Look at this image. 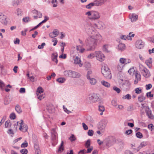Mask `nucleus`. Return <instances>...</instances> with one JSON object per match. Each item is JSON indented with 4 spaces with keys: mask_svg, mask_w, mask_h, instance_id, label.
Wrapping results in <instances>:
<instances>
[{
    "mask_svg": "<svg viewBox=\"0 0 154 154\" xmlns=\"http://www.w3.org/2000/svg\"><path fill=\"white\" fill-rule=\"evenodd\" d=\"M108 46V45H103V51L105 52H108V51L107 49Z\"/></svg>",
    "mask_w": 154,
    "mask_h": 154,
    "instance_id": "nucleus-38",
    "label": "nucleus"
},
{
    "mask_svg": "<svg viewBox=\"0 0 154 154\" xmlns=\"http://www.w3.org/2000/svg\"><path fill=\"white\" fill-rule=\"evenodd\" d=\"M23 21L25 22H28L30 21V18L29 17H26L23 19Z\"/></svg>",
    "mask_w": 154,
    "mask_h": 154,
    "instance_id": "nucleus-61",
    "label": "nucleus"
},
{
    "mask_svg": "<svg viewBox=\"0 0 154 154\" xmlns=\"http://www.w3.org/2000/svg\"><path fill=\"white\" fill-rule=\"evenodd\" d=\"M55 36L56 37L59 33V31L57 29H54L53 32Z\"/></svg>",
    "mask_w": 154,
    "mask_h": 154,
    "instance_id": "nucleus-49",
    "label": "nucleus"
},
{
    "mask_svg": "<svg viewBox=\"0 0 154 154\" xmlns=\"http://www.w3.org/2000/svg\"><path fill=\"white\" fill-rule=\"evenodd\" d=\"M134 109L133 106L132 105H131L129 106L127 110L128 111L131 112Z\"/></svg>",
    "mask_w": 154,
    "mask_h": 154,
    "instance_id": "nucleus-42",
    "label": "nucleus"
},
{
    "mask_svg": "<svg viewBox=\"0 0 154 154\" xmlns=\"http://www.w3.org/2000/svg\"><path fill=\"white\" fill-rule=\"evenodd\" d=\"M94 131L92 130H89L88 132V135L90 136H92L93 135Z\"/></svg>",
    "mask_w": 154,
    "mask_h": 154,
    "instance_id": "nucleus-59",
    "label": "nucleus"
},
{
    "mask_svg": "<svg viewBox=\"0 0 154 154\" xmlns=\"http://www.w3.org/2000/svg\"><path fill=\"white\" fill-rule=\"evenodd\" d=\"M85 67L87 69L90 68L91 66V65L90 63L88 62H86L85 64Z\"/></svg>",
    "mask_w": 154,
    "mask_h": 154,
    "instance_id": "nucleus-47",
    "label": "nucleus"
},
{
    "mask_svg": "<svg viewBox=\"0 0 154 154\" xmlns=\"http://www.w3.org/2000/svg\"><path fill=\"white\" fill-rule=\"evenodd\" d=\"M89 80L91 84L92 85H95L96 82L97 81L95 79L93 78H91L90 77V79H88Z\"/></svg>",
    "mask_w": 154,
    "mask_h": 154,
    "instance_id": "nucleus-26",
    "label": "nucleus"
},
{
    "mask_svg": "<svg viewBox=\"0 0 154 154\" xmlns=\"http://www.w3.org/2000/svg\"><path fill=\"white\" fill-rule=\"evenodd\" d=\"M64 75L72 78H79L80 77V74L75 71L70 70H66L64 72Z\"/></svg>",
    "mask_w": 154,
    "mask_h": 154,
    "instance_id": "nucleus-2",
    "label": "nucleus"
},
{
    "mask_svg": "<svg viewBox=\"0 0 154 154\" xmlns=\"http://www.w3.org/2000/svg\"><path fill=\"white\" fill-rule=\"evenodd\" d=\"M102 74L107 79H110L112 78V75L110 71H107V72L103 71V72H102Z\"/></svg>",
    "mask_w": 154,
    "mask_h": 154,
    "instance_id": "nucleus-10",
    "label": "nucleus"
},
{
    "mask_svg": "<svg viewBox=\"0 0 154 154\" xmlns=\"http://www.w3.org/2000/svg\"><path fill=\"white\" fill-rule=\"evenodd\" d=\"M74 63L75 64H78L81 62L80 59L78 57H75L74 59Z\"/></svg>",
    "mask_w": 154,
    "mask_h": 154,
    "instance_id": "nucleus-25",
    "label": "nucleus"
},
{
    "mask_svg": "<svg viewBox=\"0 0 154 154\" xmlns=\"http://www.w3.org/2000/svg\"><path fill=\"white\" fill-rule=\"evenodd\" d=\"M106 0H95L94 4L96 6H100L102 5L106 2Z\"/></svg>",
    "mask_w": 154,
    "mask_h": 154,
    "instance_id": "nucleus-11",
    "label": "nucleus"
},
{
    "mask_svg": "<svg viewBox=\"0 0 154 154\" xmlns=\"http://www.w3.org/2000/svg\"><path fill=\"white\" fill-rule=\"evenodd\" d=\"M136 135L137 138L140 139L142 138L143 137L142 134L140 132H137L136 134Z\"/></svg>",
    "mask_w": 154,
    "mask_h": 154,
    "instance_id": "nucleus-39",
    "label": "nucleus"
},
{
    "mask_svg": "<svg viewBox=\"0 0 154 154\" xmlns=\"http://www.w3.org/2000/svg\"><path fill=\"white\" fill-rule=\"evenodd\" d=\"M11 125V123L10 121L9 120H8L5 122V128H7L9 126H10Z\"/></svg>",
    "mask_w": 154,
    "mask_h": 154,
    "instance_id": "nucleus-45",
    "label": "nucleus"
},
{
    "mask_svg": "<svg viewBox=\"0 0 154 154\" xmlns=\"http://www.w3.org/2000/svg\"><path fill=\"white\" fill-rule=\"evenodd\" d=\"M135 91L136 93L140 94L142 92V89L140 88H137L135 89Z\"/></svg>",
    "mask_w": 154,
    "mask_h": 154,
    "instance_id": "nucleus-44",
    "label": "nucleus"
},
{
    "mask_svg": "<svg viewBox=\"0 0 154 154\" xmlns=\"http://www.w3.org/2000/svg\"><path fill=\"white\" fill-rule=\"evenodd\" d=\"M51 3L53 5V7H56L57 5V0H52L51 1Z\"/></svg>",
    "mask_w": 154,
    "mask_h": 154,
    "instance_id": "nucleus-36",
    "label": "nucleus"
},
{
    "mask_svg": "<svg viewBox=\"0 0 154 154\" xmlns=\"http://www.w3.org/2000/svg\"><path fill=\"white\" fill-rule=\"evenodd\" d=\"M14 13L17 16H20L22 15V11L21 9L17 8L14 12Z\"/></svg>",
    "mask_w": 154,
    "mask_h": 154,
    "instance_id": "nucleus-21",
    "label": "nucleus"
},
{
    "mask_svg": "<svg viewBox=\"0 0 154 154\" xmlns=\"http://www.w3.org/2000/svg\"><path fill=\"white\" fill-rule=\"evenodd\" d=\"M124 66V65H123L120 63H118L117 66V70L120 72L122 71L123 68Z\"/></svg>",
    "mask_w": 154,
    "mask_h": 154,
    "instance_id": "nucleus-24",
    "label": "nucleus"
},
{
    "mask_svg": "<svg viewBox=\"0 0 154 154\" xmlns=\"http://www.w3.org/2000/svg\"><path fill=\"white\" fill-rule=\"evenodd\" d=\"M69 139L72 142L75 141V137L73 134H72L71 136H70Z\"/></svg>",
    "mask_w": 154,
    "mask_h": 154,
    "instance_id": "nucleus-56",
    "label": "nucleus"
},
{
    "mask_svg": "<svg viewBox=\"0 0 154 154\" xmlns=\"http://www.w3.org/2000/svg\"><path fill=\"white\" fill-rule=\"evenodd\" d=\"M63 141H62L61 144L60 146L59 149H58V151H62L63 150Z\"/></svg>",
    "mask_w": 154,
    "mask_h": 154,
    "instance_id": "nucleus-54",
    "label": "nucleus"
},
{
    "mask_svg": "<svg viewBox=\"0 0 154 154\" xmlns=\"http://www.w3.org/2000/svg\"><path fill=\"white\" fill-rule=\"evenodd\" d=\"M106 125V124L105 121H102L99 122V125L98 127L100 130H103L105 128Z\"/></svg>",
    "mask_w": 154,
    "mask_h": 154,
    "instance_id": "nucleus-13",
    "label": "nucleus"
},
{
    "mask_svg": "<svg viewBox=\"0 0 154 154\" xmlns=\"http://www.w3.org/2000/svg\"><path fill=\"white\" fill-rule=\"evenodd\" d=\"M131 95L129 94H127L125 96L122 97V98L123 99H127L128 100H130L131 98Z\"/></svg>",
    "mask_w": 154,
    "mask_h": 154,
    "instance_id": "nucleus-46",
    "label": "nucleus"
},
{
    "mask_svg": "<svg viewBox=\"0 0 154 154\" xmlns=\"http://www.w3.org/2000/svg\"><path fill=\"white\" fill-rule=\"evenodd\" d=\"M6 17L0 12V22L3 23H5L6 20Z\"/></svg>",
    "mask_w": 154,
    "mask_h": 154,
    "instance_id": "nucleus-20",
    "label": "nucleus"
},
{
    "mask_svg": "<svg viewBox=\"0 0 154 154\" xmlns=\"http://www.w3.org/2000/svg\"><path fill=\"white\" fill-rule=\"evenodd\" d=\"M17 124H20L19 129L23 132H26L28 129V127L26 125L24 124L23 120H21V122H17Z\"/></svg>",
    "mask_w": 154,
    "mask_h": 154,
    "instance_id": "nucleus-8",
    "label": "nucleus"
},
{
    "mask_svg": "<svg viewBox=\"0 0 154 154\" xmlns=\"http://www.w3.org/2000/svg\"><path fill=\"white\" fill-rule=\"evenodd\" d=\"M5 86L4 83L2 81L0 80V88L1 90H3Z\"/></svg>",
    "mask_w": 154,
    "mask_h": 154,
    "instance_id": "nucleus-48",
    "label": "nucleus"
},
{
    "mask_svg": "<svg viewBox=\"0 0 154 154\" xmlns=\"http://www.w3.org/2000/svg\"><path fill=\"white\" fill-rule=\"evenodd\" d=\"M95 5L94 2L93 3H91L86 6V8L88 9H91L93 6Z\"/></svg>",
    "mask_w": 154,
    "mask_h": 154,
    "instance_id": "nucleus-35",
    "label": "nucleus"
},
{
    "mask_svg": "<svg viewBox=\"0 0 154 154\" xmlns=\"http://www.w3.org/2000/svg\"><path fill=\"white\" fill-rule=\"evenodd\" d=\"M104 143L105 144V145L106 146L108 147L112 145L110 140H105Z\"/></svg>",
    "mask_w": 154,
    "mask_h": 154,
    "instance_id": "nucleus-30",
    "label": "nucleus"
},
{
    "mask_svg": "<svg viewBox=\"0 0 154 154\" xmlns=\"http://www.w3.org/2000/svg\"><path fill=\"white\" fill-rule=\"evenodd\" d=\"M145 99V97L142 94L140 95L138 97L139 101L141 102L144 100Z\"/></svg>",
    "mask_w": 154,
    "mask_h": 154,
    "instance_id": "nucleus-27",
    "label": "nucleus"
},
{
    "mask_svg": "<svg viewBox=\"0 0 154 154\" xmlns=\"http://www.w3.org/2000/svg\"><path fill=\"white\" fill-rule=\"evenodd\" d=\"M15 109L16 111L19 113H21L22 112L20 107L18 105H17L16 106Z\"/></svg>",
    "mask_w": 154,
    "mask_h": 154,
    "instance_id": "nucleus-31",
    "label": "nucleus"
},
{
    "mask_svg": "<svg viewBox=\"0 0 154 154\" xmlns=\"http://www.w3.org/2000/svg\"><path fill=\"white\" fill-rule=\"evenodd\" d=\"M85 15L88 16L90 19L97 20L100 18V13L97 11H89L85 13Z\"/></svg>",
    "mask_w": 154,
    "mask_h": 154,
    "instance_id": "nucleus-3",
    "label": "nucleus"
},
{
    "mask_svg": "<svg viewBox=\"0 0 154 154\" xmlns=\"http://www.w3.org/2000/svg\"><path fill=\"white\" fill-rule=\"evenodd\" d=\"M104 25L103 23L101 21L98 22L97 23H95L94 25V27L99 29H100L103 27Z\"/></svg>",
    "mask_w": 154,
    "mask_h": 154,
    "instance_id": "nucleus-15",
    "label": "nucleus"
},
{
    "mask_svg": "<svg viewBox=\"0 0 154 154\" xmlns=\"http://www.w3.org/2000/svg\"><path fill=\"white\" fill-rule=\"evenodd\" d=\"M101 84L104 86L109 88L110 86V84L108 82H106L104 80H102L101 81Z\"/></svg>",
    "mask_w": 154,
    "mask_h": 154,
    "instance_id": "nucleus-23",
    "label": "nucleus"
},
{
    "mask_svg": "<svg viewBox=\"0 0 154 154\" xmlns=\"http://www.w3.org/2000/svg\"><path fill=\"white\" fill-rule=\"evenodd\" d=\"M130 17L131 22H134L137 19L138 16L135 14H133L130 15Z\"/></svg>",
    "mask_w": 154,
    "mask_h": 154,
    "instance_id": "nucleus-17",
    "label": "nucleus"
},
{
    "mask_svg": "<svg viewBox=\"0 0 154 154\" xmlns=\"http://www.w3.org/2000/svg\"><path fill=\"white\" fill-rule=\"evenodd\" d=\"M140 70L143 75L146 78H149L150 75L149 71L143 66L141 65L140 66Z\"/></svg>",
    "mask_w": 154,
    "mask_h": 154,
    "instance_id": "nucleus-5",
    "label": "nucleus"
},
{
    "mask_svg": "<svg viewBox=\"0 0 154 154\" xmlns=\"http://www.w3.org/2000/svg\"><path fill=\"white\" fill-rule=\"evenodd\" d=\"M20 152L22 154H27L28 152L27 150L26 149H23L21 150Z\"/></svg>",
    "mask_w": 154,
    "mask_h": 154,
    "instance_id": "nucleus-51",
    "label": "nucleus"
},
{
    "mask_svg": "<svg viewBox=\"0 0 154 154\" xmlns=\"http://www.w3.org/2000/svg\"><path fill=\"white\" fill-rule=\"evenodd\" d=\"M10 118L11 119H14L16 118V115L14 113H12L10 116Z\"/></svg>",
    "mask_w": 154,
    "mask_h": 154,
    "instance_id": "nucleus-57",
    "label": "nucleus"
},
{
    "mask_svg": "<svg viewBox=\"0 0 154 154\" xmlns=\"http://www.w3.org/2000/svg\"><path fill=\"white\" fill-rule=\"evenodd\" d=\"M118 48L119 51H123L125 49V45L124 44L120 43L118 45Z\"/></svg>",
    "mask_w": 154,
    "mask_h": 154,
    "instance_id": "nucleus-19",
    "label": "nucleus"
},
{
    "mask_svg": "<svg viewBox=\"0 0 154 154\" xmlns=\"http://www.w3.org/2000/svg\"><path fill=\"white\" fill-rule=\"evenodd\" d=\"M88 99L90 103H94L98 101L99 98L98 94H90L89 95Z\"/></svg>",
    "mask_w": 154,
    "mask_h": 154,
    "instance_id": "nucleus-6",
    "label": "nucleus"
},
{
    "mask_svg": "<svg viewBox=\"0 0 154 154\" xmlns=\"http://www.w3.org/2000/svg\"><path fill=\"white\" fill-rule=\"evenodd\" d=\"M135 79L139 80H140V73H138L137 72H135Z\"/></svg>",
    "mask_w": 154,
    "mask_h": 154,
    "instance_id": "nucleus-32",
    "label": "nucleus"
},
{
    "mask_svg": "<svg viewBox=\"0 0 154 154\" xmlns=\"http://www.w3.org/2000/svg\"><path fill=\"white\" fill-rule=\"evenodd\" d=\"M66 81V79L64 78H60L57 79V81L60 83H63Z\"/></svg>",
    "mask_w": 154,
    "mask_h": 154,
    "instance_id": "nucleus-29",
    "label": "nucleus"
},
{
    "mask_svg": "<svg viewBox=\"0 0 154 154\" xmlns=\"http://www.w3.org/2000/svg\"><path fill=\"white\" fill-rule=\"evenodd\" d=\"M152 63V60L151 58H149L145 61V63L147 65H149V64H151Z\"/></svg>",
    "mask_w": 154,
    "mask_h": 154,
    "instance_id": "nucleus-43",
    "label": "nucleus"
},
{
    "mask_svg": "<svg viewBox=\"0 0 154 154\" xmlns=\"http://www.w3.org/2000/svg\"><path fill=\"white\" fill-rule=\"evenodd\" d=\"M131 83L128 81H126L123 85V87L125 90L128 89L130 86Z\"/></svg>",
    "mask_w": 154,
    "mask_h": 154,
    "instance_id": "nucleus-16",
    "label": "nucleus"
},
{
    "mask_svg": "<svg viewBox=\"0 0 154 154\" xmlns=\"http://www.w3.org/2000/svg\"><path fill=\"white\" fill-rule=\"evenodd\" d=\"M92 73V71L90 70L88 71L87 74V79H90V75Z\"/></svg>",
    "mask_w": 154,
    "mask_h": 154,
    "instance_id": "nucleus-58",
    "label": "nucleus"
},
{
    "mask_svg": "<svg viewBox=\"0 0 154 154\" xmlns=\"http://www.w3.org/2000/svg\"><path fill=\"white\" fill-rule=\"evenodd\" d=\"M28 146V143L26 141H25L24 143H23L21 145V147H26Z\"/></svg>",
    "mask_w": 154,
    "mask_h": 154,
    "instance_id": "nucleus-60",
    "label": "nucleus"
},
{
    "mask_svg": "<svg viewBox=\"0 0 154 154\" xmlns=\"http://www.w3.org/2000/svg\"><path fill=\"white\" fill-rule=\"evenodd\" d=\"M51 133V142L53 145H55L57 142V134L55 128H53L52 129Z\"/></svg>",
    "mask_w": 154,
    "mask_h": 154,
    "instance_id": "nucleus-4",
    "label": "nucleus"
},
{
    "mask_svg": "<svg viewBox=\"0 0 154 154\" xmlns=\"http://www.w3.org/2000/svg\"><path fill=\"white\" fill-rule=\"evenodd\" d=\"M103 71H106V72H107V71H109V69L108 68V66L106 65L105 66H103L102 68V72H103Z\"/></svg>",
    "mask_w": 154,
    "mask_h": 154,
    "instance_id": "nucleus-40",
    "label": "nucleus"
},
{
    "mask_svg": "<svg viewBox=\"0 0 154 154\" xmlns=\"http://www.w3.org/2000/svg\"><path fill=\"white\" fill-rule=\"evenodd\" d=\"M121 38L122 39L126 40V39H131L130 36L128 35H122L121 37Z\"/></svg>",
    "mask_w": 154,
    "mask_h": 154,
    "instance_id": "nucleus-37",
    "label": "nucleus"
},
{
    "mask_svg": "<svg viewBox=\"0 0 154 154\" xmlns=\"http://www.w3.org/2000/svg\"><path fill=\"white\" fill-rule=\"evenodd\" d=\"M41 94H38L37 95L38 96V98L40 100H42L45 97V95L42 94L41 95Z\"/></svg>",
    "mask_w": 154,
    "mask_h": 154,
    "instance_id": "nucleus-53",
    "label": "nucleus"
},
{
    "mask_svg": "<svg viewBox=\"0 0 154 154\" xmlns=\"http://www.w3.org/2000/svg\"><path fill=\"white\" fill-rule=\"evenodd\" d=\"M58 56V54L57 53H53L51 55V59L53 61L55 62L56 63H58V60L57 57Z\"/></svg>",
    "mask_w": 154,
    "mask_h": 154,
    "instance_id": "nucleus-18",
    "label": "nucleus"
},
{
    "mask_svg": "<svg viewBox=\"0 0 154 154\" xmlns=\"http://www.w3.org/2000/svg\"><path fill=\"white\" fill-rule=\"evenodd\" d=\"M95 57L100 62L103 61L105 58V57L103 54L100 51H95Z\"/></svg>",
    "mask_w": 154,
    "mask_h": 154,
    "instance_id": "nucleus-7",
    "label": "nucleus"
},
{
    "mask_svg": "<svg viewBox=\"0 0 154 154\" xmlns=\"http://www.w3.org/2000/svg\"><path fill=\"white\" fill-rule=\"evenodd\" d=\"M91 141L90 139L88 140L85 143V146L86 148H88L90 146Z\"/></svg>",
    "mask_w": 154,
    "mask_h": 154,
    "instance_id": "nucleus-33",
    "label": "nucleus"
},
{
    "mask_svg": "<svg viewBox=\"0 0 154 154\" xmlns=\"http://www.w3.org/2000/svg\"><path fill=\"white\" fill-rule=\"evenodd\" d=\"M47 109L49 113H52L54 111V107L52 104H50L47 106Z\"/></svg>",
    "mask_w": 154,
    "mask_h": 154,
    "instance_id": "nucleus-12",
    "label": "nucleus"
},
{
    "mask_svg": "<svg viewBox=\"0 0 154 154\" xmlns=\"http://www.w3.org/2000/svg\"><path fill=\"white\" fill-rule=\"evenodd\" d=\"M144 43L141 40H137L135 44L136 47L139 49H141L144 47Z\"/></svg>",
    "mask_w": 154,
    "mask_h": 154,
    "instance_id": "nucleus-9",
    "label": "nucleus"
},
{
    "mask_svg": "<svg viewBox=\"0 0 154 154\" xmlns=\"http://www.w3.org/2000/svg\"><path fill=\"white\" fill-rule=\"evenodd\" d=\"M113 88V89L115 91H116L118 93H119L121 91L120 89L116 86H114Z\"/></svg>",
    "mask_w": 154,
    "mask_h": 154,
    "instance_id": "nucleus-55",
    "label": "nucleus"
},
{
    "mask_svg": "<svg viewBox=\"0 0 154 154\" xmlns=\"http://www.w3.org/2000/svg\"><path fill=\"white\" fill-rule=\"evenodd\" d=\"M119 62L120 63L125 65L127 64L126 62V59L123 58H121L119 59Z\"/></svg>",
    "mask_w": 154,
    "mask_h": 154,
    "instance_id": "nucleus-28",
    "label": "nucleus"
},
{
    "mask_svg": "<svg viewBox=\"0 0 154 154\" xmlns=\"http://www.w3.org/2000/svg\"><path fill=\"white\" fill-rule=\"evenodd\" d=\"M63 108L64 111L67 114H69V113L71 112V111L68 110L66 108L64 105L63 106Z\"/></svg>",
    "mask_w": 154,
    "mask_h": 154,
    "instance_id": "nucleus-62",
    "label": "nucleus"
},
{
    "mask_svg": "<svg viewBox=\"0 0 154 154\" xmlns=\"http://www.w3.org/2000/svg\"><path fill=\"white\" fill-rule=\"evenodd\" d=\"M34 148L35 150H37V151H36V152H37V154H39V147L38 146V145L35 144L34 146Z\"/></svg>",
    "mask_w": 154,
    "mask_h": 154,
    "instance_id": "nucleus-50",
    "label": "nucleus"
},
{
    "mask_svg": "<svg viewBox=\"0 0 154 154\" xmlns=\"http://www.w3.org/2000/svg\"><path fill=\"white\" fill-rule=\"evenodd\" d=\"M85 30L89 36L88 38V42L90 46V48L87 49V51H93L95 49L97 44L98 41L102 39L101 35L97 32L93 25L91 24L87 23L85 26Z\"/></svg>",
    "mask_w": 154,
    "mask_h": 154,
    "instance_id": "nucleus-1",
    "label": "nucleus"
},
{
    "mask_svg": "<svg viewBox=\"0 0 154 154\" xmlns=\"http://www.w3.org/2000/svg\"><path fill=\"white\" fill-rule=\"evenodd\" d=\"M98 110L100 111L103 112L105 110L104 107L103 106L100 105L98 106Z\"/></svg>",
    "mask_w": 154,
    "mask_h": 154,
    "instance_id": "nucleus-52",
    "label": "nucleus"
},
{
    "mask_svg": "<svg viewBox=\"0 0 154 154\" xmlns=\"http://www.w3.org/2000/svg\"><path fill=\"white\" fill-rule=\"evenodd\" d=\"M86 153V150L85 149L81 150L78 154H85Z\"/></svg>",
    "mask_w": 154,
    "mask_h": 154,
    "instance_id": "nucleus-64",
    "label": "nucleus"
},
{
    "mask_svg": "<svg viewBox=\"0 0 154 154\" xmlns=\"http://www.w3.org/2000/svg\"><path fill=\"white\" fill-rule=\"evenodd\" d=\"M95 57V54L93 53H91L87 56L88 59H92Z\"/></svg>",
    "mask_w": 154,
    "mask_h": 154,
    "instance_id": "nucleus-34",
    "label": "nucleus"
},
{
    "mask_svg": "<svg viewBox=\"0 0 154 154\" xmlns=\"http://www.w3.org/2000/svg\"><path fill=\"white\" fill-rule=\"evenodd\" d=\"M147 144V143L146 142L143 141L142 142L139 146L137 148V151H138L141 148L145 146Z\"/></svg>",
    "mask_w": 154,
    "mask_h": 154,
    "instance_id": "nucleus-22",
    "label": "nucleus"
},
{
    "mask_svg": "<svg viewBox=\"0 0 154 154\" xmlns=\"http://www.w3.org/2000/svg\"><path fill=\"white\" fill-rule=\"evenodd\" d=\"M148 110H146V112L147 115L148 116L149 118L151 119H154V116L152 114L151 110L149 109V107H148Z\"/></svg>",
    "mask_w": 154,
    "mask_h": 154,
    "instance_id": "nucleus-14",
    "label": "nucleus"
},
{
    "mask_svg": "<svg viewBox=\"0 0 154 154\" xmlns=\"http://www.w3.org/2000/svg\"><path fill=\"white\" fill-rule=\"evenodd\" d=\"M111 104L115 108L117 106V104L116 101L114 100H112L111 102Z\"/></svg>",
    "mask_w": 154,
    "mask_h": 154,
    "instance_id": "nucleus-41",
    "label": "nucleus"
},
{
    "mask_svg": "<svg viewBox=\"0 0 154 154\" xmlns=\"http://www.w3.org/2000/svg\"><path fill=\"white\" fill-rule=\"evenodd\" d=\"M37 91L39 93V94H41V93H42L43 91L42 88L40 87H39L38 88Z\"/></svg>",
    "mask_w": 154,
    "mask_h": 154,
    "instance_id": "nucleus-63",
    "label": "nucleus"
}]
</instances>
